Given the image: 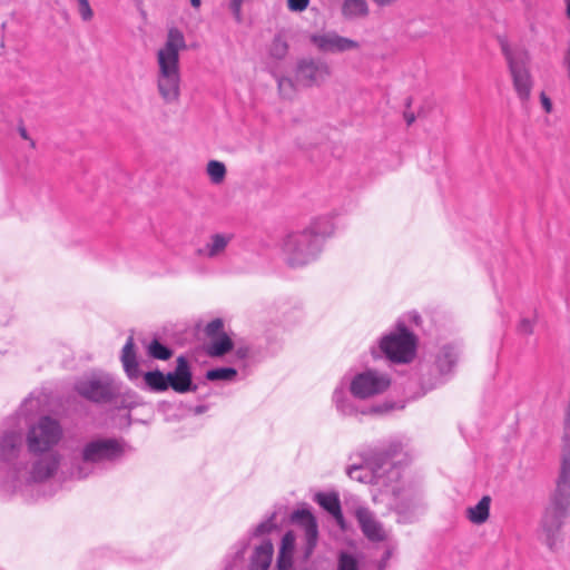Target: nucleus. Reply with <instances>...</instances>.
Returning <instances> with one entry per match:
<instances>
[{"label": "nucleus", "mask_w": 570, "mask_h": 570, "mask_svg": "<svg viewBox=\"0 0 570 570\" xmlns=\"http://www.w3.org/2000/svg\"><path fill=\"white\" fill-rule=\"evenodd\" d=\"M460 348L452 343L444 344L438 348L431 366V374L435 376V382L432 385L442 383L453 373V370L458 364Z\"/></svg>", "instance_id": "obj_13"}, {"label": "nucleus", "mask_w": 570, "mask_h": 570, "mask_svg": "<svg viewBox=\"0 0 570 570\" xmlns=\"http://www.w3.org/2000/svg\"><path fill=\"white\" fill-rule=\"evenodd\" d=\"M121 363L127 376L137 380L140 376L138 362L134 350V337L129 336L121 351Z\"/></svg>", "instance_id": "obj_22"}, {"label": "nucleus", "mask_w": 570, "mask_h": 570, "mask_svg": "<svg viewBox=\"0 0 570 570\" xmlns=\"http://www.w3.org/2000/svg\"><path fill=\"white\" fill-rule=\"evenodd\" d=\"M519 330L524 334H530L533 331V324L529 320H522L520 322Z\"/></svg>", "instance_id": "obj_39"}, {"label": "nucleus", "mask_w": 570, "mask_h": 570, "mask_svg": "<svg viewBox=\"0 0 570 570\" xmlns=\"http://www.w3.org/2000/svg\"><path fill=\"white\" fill-rule=\"evenodd\" d=\"M190 4H191L195 9H198V8L202 6V0H190Z\"/></svg>", "instance_id": "obj_44"}, {"label": "nucleus", "mask_w": 570, "mask_h": 570, "mask_svg": "<svg viewBox=\"0 0 570 570\" xmlns=\"http://www.w3.org/2000/svg\"><path fill=\"white\" fill-rule=\"evenodd\" d=\"M348 386L347 376H344L332 394V403L336 411L343 416L371 415L384 412L381 406H363ZM387 409H385L386 411Z\"/></svg>", "instance_id": "obj_11"}, {"label": "nucleus", "mask_w": 570, "mask_h": 570, "mask_svg": "<svg viewBox=\"0 0 570 570\" xmlns=\"http://www.w3.org/2000/svg\"><path fill=\"white\" fill-rule=\"evenodd\" d=\"M354 515L366 539L373 542H381L387 539L389 532L368 508L357 507Z\"/></svg>", "instance_id": "obj_17"}, {"label": "nucleus", "mask_w": 570, "mask_h": 570, "mask_svg": "<svg viewBox=\"0 0 570 570\" xmlns=\"http://www.w3.org/2000/svg\"><path fill=\"white\" fill-rule=\"evenodd\" d=\"M399 450L400 444L395 443L387 451L374 452L364 458L361 464L348 466L347 474L352 480L377 487L379 493L373 494L374 501H379L380 494H391V507L403 513L415 502V495L401 483V470L391 461Z\"/></svg>", "instance_id": "obj_2"}, {"label": "nucleus", "mask_w": 570, "mask_h": 570, "mask_svg": "<svg viewBox=\"0 0 570 570\" xmlns=\"http://www.w3.org/2000/svg\"><path fill=\"white\" fill-rule=\"evenodd\" d=\"M406 121L409 125H411L414 121V117L413 116L406 117Z\"/></svg>", "instance_id": "obj_47"}, {"label": "nucleus", "mask_w": 570, "mask_h": 570, "mask_svg": "<svg viewBox=\"0 0 570 570\" xmlns=\"http://www.w3.org/2000/svg\"><path fill=\"white\" fill-rule=\"evenodd\" d=\"M416 351V338L404 324L399 323L394 331L384 334L376 345L371 347L374 358L385 357L392 363H410Z\"/></svg>", "instance_id": "obj_6"}, {"label": "nucleus", "mask_w": 570, "mask_h": 570, "mask_svg": "<svg viewBox=\"0 0 570 570\" xmlns=\"http://www.w3.org/2000/svg\"><path fill=\"white\" fill-rule=\"evenodd\" d=\"M125 454V443L112 438H97L86 442L70 464L71 479H87L98 468L118 461Z\"/></svg>", "instance_id": "obj_5"}, {"label": "nucleus", "mask_w": 570, "mask_h": 570, "mask_svg": "<svg viewBox=\"0 0 570 570\" xmlns=\"http://www.w3.org/2000/svg\"><path fill=\"white\" fill-rule=\"evenodd\" d=\"M146 384L156 392L166 391L168 386V374L164 375L160 371H150L144 375Z\"/></svg>", "instance_id": "obj_27"}, {"label": "nucleus", "mask_w": 570, "mask_h": 570, "mask_svg": "<svg viewBox=\"0 0 570 570\" xmlns=\"http://www.w3.org/2000/svg\"><path fill=\"white\" fill-rule=\"evenodd\" d=\"M368 12V7L365 0H344L342 6V14L346 19H355L365 17Z\"/></svg>", "instance_id": "obj_26"}, {"label": "nucleus", "mask_w": 570, "mask_h": 570, "mask_svg": "<svg viewBox=\"0 0 570 570\" xmlns=\"http://www.w3.org/2000/svg\"><path fill=\"white\" fill-rule=\"evenodd\" d=\"M294 570H312V569H311V568H308V567H302V568H296V569H294Z\"/></svg>", "instance_id": "obj_48"}, {"label": "nucleus", "mask_w": 570, "mask_h": 570, "mask_svg": "<svg viewBox=\"0 0 570 570\" xmlns=\"http://www.w3.org/2000/svg\"><path fill=\"white\" fill-rule=\"evenodd\" d=\"M503 55L512 78L514 91L521 101H527L533 88V78L530 72V53L523 48L510 49L503 47Z\"/></svg>", "instance_id": "obj_7"}, {"label": "nucleus", "mask_w": 570, "mask_h": 570, "mask_svg": "<svg viewBox=\"0 0 570 570\" xmlns=\"http://www.w3.org/2000/svg\"><path fill=\"white\" fill-rule=\"evenodd\" d=\"M237 355H238V357H240V358L246 357V356H247V350H246V348H239V350L237 351Z\"/></svg>", "instance_id": "obj_43"}, {"label": "nucleus", "mask_w": 570, "mask_h": 570, "mask_svg": "<svg viewBox=\"0 0 570 570\" xmlns=\"http://www.w3.org/2000/svg\"><path fill=\"white\" fill-rule=\"evenodd\" d=\"M570 507H564L554 499V504L544 510L539 525V534L542 542L551 551H557L563 543L562 531Z\"/></svg>", "instance_id": "obj_8"}, {"label": "nucleus", "mask_w": 570, "mask_h": 570, "mask_svg": "<svg viewBox=\"0 0 570 570\" xmlns=\"http://www.w3.org/2000/svg\"><path fill=\"white\" fill-rule=\"evenodd\" d=\"M331 75L327 63L314 59H303L296 67V81L305 87L324 82Z\"/></svg>", "instance_id": "obj_15"}, {"label": "nucleus", "mask_w": 570, "mask_h": 570, "mask_svg": "<svg viewBox=\"0 0 570 570\" xmlns=\"http://www.w3.org/2000/svg\"><path fill=\"white\" fill-rule=\"evenodd\" d=\"M206 407L205 406H197L196 407V413H203L205 412Z\"/></svg>", "instance_id": "obj_46"}, {"label": "nucleus", "mask_w": 570, "mask_h": 570, "mask_svg": "<svg viewBox=\"0 0 570 570\" xmlns=\"http://www.w3.org/2000/svg\"><path fill=\"white\" fill-rule=\"evenodd\" d=\"M351 392L360 400H370L385 393L391 386V376L375 368H366L347 377Z\"/></svg>", "instance_id": "obj_10"}, {"label": "nucleus", "mask_w": 570, "mask_h": 570, "mask_svg": "<svg viewBox=\"0 0 570 570\" xmlns=\"http://www.w3.org/2000/svg\"><path fill=\"white\" fill-rule=\"evenodd\" d=\"M235 235L230 232H215L207 236L204 243L196 249L197 256L217 261L225 256L227 248L234 240Z\"/></svg>", "instance_id": "obj_16"}, {"label": "nucleus", "mask_w": 570, "mask_h": 570, "mask_svg": "<svg viewBox=\"0 0 570 570\" xmlns=\"http://www.w3.org/2000/svg\"><path fill=\"white\" fill-rule=\"evenodd\" d=\"M296 544V535L293 531H287L281 542L279 552L277 557V569L289 570L293 564V553Z\"/></svg>", "instance_id": "obj_21"}, {"label": "nucleus", "mask_w": 570, "mask_h": 570, "mask_svg": "<svg viewBox=\"0 0 570 570\" xmlns=\"http://www.w3.org/2000/svg\"><path fill=\"white\" fill-rule=\"evenodd\" d=\"M554 499L564 507H570V448H562Z\"/></svg>", "instance_id": "obj_18"}, {"label": "nucleus", "mask_w": 570, "mask_h": 570, "mask_svg": "<svg viewBox=\"0 0 570 570\" xmlns=\"http://www.w3.org/2000/svg\"><path fill=\"white\" fill-rule=\"evenodd\" d=\"M274 527H275V524H274L273 520H266L256 527L254 534L262 535V534L268 533L269 531H272V529Z\"/></svg>", "instance_id": "obj_38"}, {"label": "nucleus", "mask_w": 570, "mask_h": 570, "mask_svg": "<svg viewBox=\"0 0 570 570\" xmlns=\"http://www.w3.org/2000/svg\"><path fill=\"white\" fill-rule=\"evenodd\" d=\"M379 7H387L396 2L397 0H372Z\"/></svg>", "instance_id": "obj_42"}, {"label": "nucleus", "mask_w": 570, "mask_h": 570, "mask_svg": "<svg viewBox=\"0 0 570 570\" xmlns=\"http://www.w3.org/2000/svg\"><path fill=\"white\" fill-rule=\"evenodd\" d=\"M269 56L276 60H282L288 52V43L282 35H276L269 45Z\"/></svg>", "instance_id": "obj_29"}, {"label": "nucleus", "mask_w": 570, "mask_h": 570, "mask_svg": "<svg viewBox=\"0 0 570 570\" xmlns=\"http://www.w3.org/2000/svg\"><path fill=\"white\" fill-rule=\"evenodd\" d=\"M274 553L273 544L269 540L258 546L250 561V570H267L271 566Z\"/></svg>", "instance_id": "obj_23"}, {"label": "nucleus", "mask_w": 570, "mask_h": 570, "mask_svg": "<svg viewBox=\"0 0 570 570\" xmlns=\"http://www.w3.org/2000/svg\"><path fill=\"white\" fill-rule=\"evenodd\" d=\"M233 348V342L226 334L210 338L206 346V352L212 357H219L228 353Z\"/></svg>", "instance_id": "obj_25"}, {"label": "nucleus", "mask_w": 570, "mask_h": 570, "mask_svg": "<svg viewBox=\"0 0 570 570\" xmlns=\"http://www.w3.org/2000/svg\"><path fill=\"white\" fill-rule=\"evenodd\" d=\"M314 500L335 519L341 529H345V520L341 509V501L336 492H318L315 494Z\"/></svg>", "instance_id": "obj_20"}, {"label": "nucleus", "mask_w": 570, "mask_h": 570, "mask_svg": "<svg viewBox=\"0 0 570 570\" xmlns=\"http://www.w3.org/2000/svg\"><path fill=\"white\" fill-rule=\"evenodd\" d=\"M76 391L92 402H108L120 393V384L107 373H91L81 377L75 385Z\"/></svg>", "instance_id": "obj_9"}, {"label": "nucleus", "mask_w": 570, "mask_h": 570, "mask_svg": "<svg viewBox=\"0 0 570 570\" xmlns=\"http://www.w3.org/2000/svg\"><path fill=\"white\" fill-rule=\"evenodd\" d=\"M490 505L491 498L489 495L482 497L475 505L465 510L466 519L476 525L485 523L490 517Z\"/></svg>", "instance_id": "obj_24"}, {"label": "nucleus", "mask_w": 570, "mask_h": 570, "mask_svg": "<svg viewBox=\"0 0 570 570\" xmlns=\"http://www.w3.org/2000/svg\"><path fill=\"white\" fill-rule=\"evenodd\" d=\"M206 173L214 185L222 184L226 178V166L219 160H209L206 166Z\"/></svg>", "instance_id": "obj_28"}, {"label": "nucleus", "mask_w": 570, "mask_h": 570, "mask_svg": "<svg viewBox=\"0 0 570 570\" xmlns=\"http://www.w3.org/2000/svg\"><path fill=\"white\" fill-rule=\"evenodd\" d=\"M39 409V399L27 397L17 417L7 420L0 432V495L3 498L29 495L35 485L53 478L60 468L61 454L56 450L63 438L60 422L43 415L28 425L26 436L17 423L20 416L27 420Z\"/></svg>", "instance_id": "obj_1"}, {"label": "nucleus", "mask_w": 570, "mask_h": 570, "mask_svg": "<svg viewBox=\"0 0 570 570\" xmlns=\"http://www.w3.org/2000/svg\"><path fill=\"white\" fill-rule=\"evenodd\" d=\"M185 38L177 28L169 29L167 39L156 52V85L166 104H176L180 97L179 52L185 48Z\"/></svg>", "instance_id": "obj_4"}, {"label": "nucleus", "mask_w": 570, "mask_h": 570, "mask_svg": "<svg viewBox=\"0 0 570 570\" xmlns=\"http://www.w3.org/2000/svg\"><path fill=\"white\" fill-rule=\"evenodd\" d=\"M540 100H541V105H542L543 109L546 110V112H551L552 111V102H551L550 98L544 92H542L540 95Z\"/></svg>", "instance_id": "obj_40"}, {"label": "nucleus", "mask_w": 570, "mask_h": 570, "mask_svg": "<svg viewBox=\"0 0 570 570\" xmlns=\"http://www.w3.org/2000/svg\"><path fill=\"white\" fill-rule=\"evenodd\" d=\"M245 0H230L229 8L234 14V18L237 22L243 20L242 7Z\"/></svg>", "instance_id": "obj_37"}, {"label": "nucleus", "mask_w": 570, "mask_h": 570, "mask_svg": "<svg viewBox=\"0 0 570 570\" xmlns=\"http://www.w3.org/2000/svg\"><path fill=\"white\" fill-rule=\"evenodd\" d=\"M567 17L570 19V0H567Z\"/></svg>", "instance_id": "obj_45"}, {"label": "nucleus", "mask_w": 570, "mask_h": 570, "mask_svg": "<svg viewBox=\"0 0 570 570\" xmlns=\"http://www.w3.org/2000/svg\"><path fill=\"white\" fill-rule=\"evenodd\" d=\"M292 520L298 524L304 532V542L301 548L302 556L307 561L313 554L318 542V527L315 517L308 510L295 511Z\"/></svg>", "instance_id": "obj_14"}, {"label": "nucleus", "mask_w": 570, "mask_h": 570, "mask_svg": "<svg viewBox=\"0 0 570 570\" xmlns=\"http://www.w3.org/2000/svg\"><path fill=\"white\" fill-rule=\"evenodd\" d=\"M334 233L328 217H318L297 232L287 233L281 242L285 262L292 267H302L314 262L322 250V243Z\"/></svg>", "instance_id": "obj_3"}, {"label": "nucleus", "mask_w": 570, "mask_h": 570, "mask_svg": "<svg viewBox=\"0 0 570 570\" xmlns=\"http://www.w3.org/2000/svg\"><path fill=\"white\" fill-rule=\"evenodd\" d=\"M78 12L83 21H90L94 17V11L90 7L89 0H77Z\"/></svg>", "instance_id": "obj_34"}, {"label": "nucleus", "mask_w": 570, "mask_h": 570, "mask_svg": "<svg viewBox=\"0 0 570 570\" xmlns=\"http://www.w3.org/2000/svg\"><path fill=\"white\" fill-rule=\"evenodd\" d=\"M224 323L222 320L216 318L209 322L205 327V333L209 338L217 337L218 335H224L223 332Z\"/></svg>", "instance_id": "obj_33"}, {"label": "nucleus", "mask_w": 570, "mask_h": 570, "mask_svg": "<svg viewBox=\"0 0 570 570\" xmlns=\"http://www.w3.org/2000/svg\"><path fill=\"white\" fill-rule=\"evenodd\" d=\"M237 372L233 367H218L207 371L206 379L209 381H230Z\"/></svg>", "instance_id": "obj_32"}, {"label": "nucleus", "mask_w": 570, "mask_h": 570, "mask_svg": "<svg viewBox=\"0 0 570 570\" xmlns=\"http://www.w3.org/2000/svg\"><path fill=\"white\" fill-rule=\"evenodd\" d=\"M278 89H279V92L285 96V97H288L293 90V82L289 78H279L278 81Z\"/></svg>", "instance_id": "obj_35"}, {"label": "nucleus", "mask_w": 570, "mask_h": 570, "mask_svg": "<svg viewBox=\"0 0 570 570\" xmlns=\"http://www.w3.org/2000/svg\"><path fill=\"white\" fill-rule=\"evenodd\" d=\"M311 42L324 53H343L360 48L353 39L340 36L335 31H323L311 35Z\"/></svg>", "instance_id": "obj_12"}, {"label": "nucleus", "mask_w": 570, "mask_h": 570, "mask_svg": "<svg viewBox=\"0 0 570 570\" xmlns=\"http://www.w3.org/2000/svg\"><path fill=\"white\" fill-rule=\"evenodd\" d=\"M19 134L24 140H30L32 147L35 146V142L30 139L28 131L23 126L19 127Z\"/></svg>", "instance_id": "obj_41"}, {"label": "nucleus", "mask_w": 570, "mask_h": 570, "mask_svg": "<svg viewBox=\"0 0 570 570\" xmlns=\"http://www.w3.org/2000/svg\"><path fill=\"white\" fill-rule=\"evenodd\" d=\"M168 386L178 393L196 391L197 386L193 385L189 364L184 356L177 358L175 371L168 373Z\"/></svg>", "instance_id": "obj_19"}, {"label": "nucleus", "mask_w": 570, "mask_h": 570, "mask_svg": "<svg viewBox=\"0 0 570 570\" xmlns=\"http://www.w3.org/2000/svg\"><path fill=\"white\" fill-rule=\"evenodd\" d=\"M147 352L150 357L156 360L166 361L171 356V351L157 340H153L147 345Z\"/></svg>", "instance_id": "obj_30"}, {"label": "nucleus", "mask_w": 570, "mask_h": 570, "mask_svg": "<svg viewBox=\"0 0 570 570\" xmlns=\"http://www.w3.org/2000/svg\"><path fill=\"white\" fill-rule=\"evenodd\" d=\"M337 570H360L358 559L351 552H340L337 558Z\"/></svg>", "instance_id": "obj_31"}, {"label": "nucleus", "mask_w": 570, "mask_h": 570, "mask_svg": "<svg viewBox=\"0 0 570 570\" xmlns=\"http://www.w3.org/2000/svg\"><path fill=\"white\" fill-rule=\"evenodd\" d=\"M309 4V0H287V7L293 12H302Z\"/></svg>", "instance_id": "obj_36"}]
</instances>
